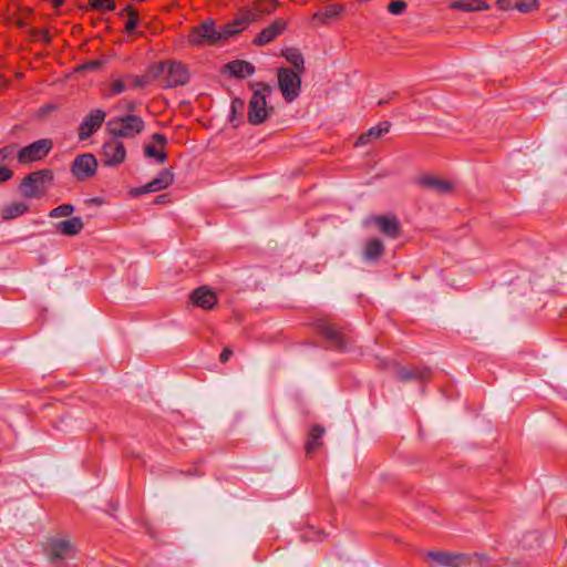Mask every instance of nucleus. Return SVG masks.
I'll return each mask as SVG.
<instances>
[{
    "mask_svg": "<svg viewBox=\"0 0 567 567\" xmlns=\"http://www.w3.org/2000/svg\"><path fill=\"white\" fill-rule=\"evenodd\" d=\"M136 109V104L135 102H130L126 106V110L130 111V112H134Z\"/></svg>",
    "mask_w": 567,
    "mask_h": 567,
    "instance_id": "09e8293b",
    "label": "nucleus"
},
{
    "mask_svg": "<svg viewBox=\"0 0 567 567\" xmlns=\"http://www.w3.org/2000/svg\"><path fill=\"white\" fill-rule=\"evenodd\" d=\"M102 66V62L99 60L87 61L81 65V69L86 71H96Z\"/></svg>",
    "mask_w": 567,
    "mask_h": 567,
    "instance_id": "ea45409f",
    "label": "nucleus"
},
{
    "mask_svg": "<svg viewBox=\"0 0 567 567\" xmlns=\"http://www.w3.org/2000/svg\"><path fill=\"white\" fill-rule=\"evenodd\" d=\"M343 11V7L341 4L334 3L327 6L322 10H319L313 13L312 21L318 23H328L334 18L339 17Z\"/></svg>",
    "mask_w": 567,
    "mask_h": 567,
    "instance_id": "a878e982",
    "label": "nucleus"
},
{
    "mask_svg": "<svg viewBox=\"0 0 567 567\" xmlns=\"http://www.w3.org/2000/svg\"><path fill=\"white\" fill-rule=\"evenodd\" d=\"M365 248H383V244L380 239L372 238L367 243Z\"/></svg>",
    "mask_w": 567,
    "mask_h": 567,
    "instance_id": "de8ad7c7",
    "label": "nucleus"
},
{
    "mask_svg": "<svg viewBox=\"0 0 567 567\" xmlns=\"http://www.w3.org/2000/svg\"><path fill=\"white\" fill-rule=\"evenodd\" d=\"M316 327L318 333L329 342L331 349L341 352L348 349L351 339L340 327L326 320H319Z\"/></svg>",
    "mask_w": 567,
    "mask_h": 567,
    "instance_id": "39448f33",
    "label": "nucleus"
},
{
    "mask_svg": "<svg viewBox=\"0 0 567 567\" xmlns=\"http://www.w3.org/2000/svg\"><path fill=\"white\" fill-rule=\"evenodd\" d=\"M538 8V0H517L514 2V9L519 12L528 13Z\"/></svg>",
    "mask_w": 567,
    "mask_h": 567,
    "instance_id": "2f4dec72",
    "label": "nucleus"
},
{
    "mask_svg": "<svg viewBox=\"0 0 567 567\" xmlns=\"http://www.w3.org/2000/svg\"><path fill=\"white\" fill-rule=\"evenodd\" d=\"M152 140L154 143H156L161 146H165L167 144V138L161 133H154L152 135Z\"/></svg>",
    "mask_w": 567,
    "mask_h": 567,
    "instance_id": "c03bdc74",
    "label": "nucleus"
},
{
    "mask_svg": "<svg viewBox=\"0 0 567 567\" xmlns=\"http://www.w3.org/2000/svg\"><path fill=\"white\" fill-rule=\"evenodd\" d=\"M496 4L501 10H511L514 9V3L511 0H496Z\"/></svg>",
    "mask_w": 567,
    "mask_h": 567,
    "instance_id": "37998d69",
    "label": "nucleus"
},
{
    "mask_svg": "<svg viewBox=\"0 0 567 567\" xmlns=\"http://www.w3.org/2000/svg\"><path fill=\"white\" fill-rule=\"evenodd\" d=\"M132 82L134 87H144L146 84V80L144 76L134 75L132 76Z\"/></svg>",
    "mask_w": 567,
    "mask_h": 567,
    "instance_id": "a18cd8bd",
    "label": "nucleus"
},
{
    "mask_svg": "<svg viewBox=\"0 0 567 567\" xmlns=\"http://www.w3.org/2000/svg\"><path fill=\"white\" fill-rule=\"evenodd\" d=\"M450 8L462 12L485 11L489 6L485 0H453Z\"/></svg>",
    "mask_w": 567,
    "mask_h": 567,
    "instance_id": "5701e85b",
    "label": "nucleus"
},
{
    "mask_svg": "<svg viewBox=\"0 0 567 567\" xmlns=\"http://www.w3.org/2000/svg\"><path fill=\"white\" fill-rule=\"evenodd\" d=\"M44 551L55 567H63L66 559L74 557V546L64 538L48 539Z\"/></svg>",
    "mask_w": 567,
    "mask_h": 567,
    "instance_id": "423d86ee",
    "label": "nucleus"
},
{
    "mask_svg": "<svg viewBox=\"0 0 567 567\" xmlns=\"http://www.w3.org/2000/svg\"><path fill=\"white\" fill-rule=\"evenodd\" d=\"M165 197V195H159L157 198H156V203H163V198Z\"/></svg>",
    "mask_w": 567,
    "mask_h": 567,
    "instance_id": "603ef678",
    "label": "nucleus"
},
{
    "mask_svg": "<svg viewBox=\"0 0 567 567\" xmlns=\"http://www.w3.org/2000/svg\"><path fill=\"white\" fill-rule=\"evenodd\" d=\"M102 154L103 162L106 166H116L124 162L126 157V150L122 142L113 137L103 144Z\"/></svg>",
    "mask_w": 567,
    "mask_h": 567,
    "instance_id": "4468645a",
    "label": "nucleus"
},
{
    "mask_svg": "<svg viewBox=\"0 0 567 567\" xmlns=\"http://www.w3.org/2000/svg\"><path fill=\"white\" fill-rule=\"evenodd\" d=\"M174 181V174L171 169H162L158 175L147 184L133 188L131 194L133 196H141L148 193H155L167 188Z\"/></svg>",
    "mask_w": 567,
    "mask_h": 567,
    "instance_id": "f8f14e48",
    "label": "nucleus"
},
{
    "mask_svg": "<svg viewBox=\"0 0 567 567\" xmlns=\"http://www.w3.org/2000/svg\"><path fill=\"white\" fill-rule=\"evenodd\" d=\"M54 181L53 171L42 168L27 174L18 186V192L24 199H41L52 187Z\"/></svg>",
    "mask_w": 567,
    "mask_h": 567,
    "instance_id": "f03ea898",
    "label": "nucleus"
},
{
    "mask_svg": "<svg viewBox=\"0 0 567 567\" xmlns=\"http://www.w3.org/2000/svg\"><path fill=\"white\" fill-rule=\"evenodd\" d=\"M84 227V224L82 221L81 217H71L69 219L59 221L55 225L56 230L60 234L66 235V236H74L78 235Z\"/></svg>",
    "mask_w": 567,
    "mask_h": 567,
    "instance_id": "393cba45",
    "label": "nucleus"
},
{
    "mask_svg": "<svg viewBox=\"0 0 567 567\" xmlns=\"http://www.w3.org/2000/svg\"><path fill=\"white\" fill-rule=\"evenodd\" d=\"M432 370L429 367H417L415 369H408L396 364L395 368V378L401 382H425L430 380Z\"/></svg>",
    "mask_w": 567,
    "mask_h": 567,
    "instance_id": "dca6fc26",
    "label": "nucleus"
},
{
    "mask_svg": "<svg viewBox=\"0 0 567 567\" xmlns=\"http://www.w3.org/2000/svg\"><path fill=\"white\" fill-rule=\"evenodd\" d=\"M267 1L269 2L268 4L255 9V11L257 13H259V18L262 14H270V13H272L276 10V8H277V1L276 0H267Z\"/></svg>",
    "mask_w": 567,
    "mask_h": 567,
    "instance_id": "e433bc0d",
    "label": "nucleus"
},
{
    "mask_svg": "<svg viewBox=\"0 0 567 567\" xmlns=\"http://www.w3.org/2000/svg\"><path fill=\"white\" fill-rule=\"evenodd\" d=\"M284 56L286 60L296 69L297 73H300L305 70L303 56L298 49H288L285 51Z\"/></svg>",
    "mask_w": 567,
    "mask_h": 567,
    "instance_id": "c85d7f7f",
    "label": "nucleus"
},
{
    "mask_svg": "<svg viewBox=\"0 0 567 567\" xmlns=\"http://www.w3.org/2000/svg\"><path fill=\"white\" fill-rule=\"evenodd\" d=\"M144 153L147 157L155 158L158 163H164L167 159V155L163 151H158L153 145H146L144 148Z\"/></svg>",
    "mask_w": 567,
    "mask_h": 567,
    "instance_id": "473e14b6",
    "label": "nucleus"
},
{
    "mask_svg": "<svg viewBox=\"0 0 567 567\" xmlns=\"http://www.w3.org/2000/svg\"><path fill=\"white\" fill-rule=\"evenodd\" d=\"M53 142L50 138H41L21 147L17 152V161L20 164L29 165L43 159L52 150Z\"/></svg>",
    "mask_w": 567,
    "mask_h": 567,
    "instance_id": "0eeeda50",
    "label": "nucleus"
},
{
    "mask_svg": "<svg viewBox=\"0 0 567 567\" xmlns=\"http://www.w3.org/2000/svg\"><path fill=\"white\" fill-rule=\"evenodd\" d=\"M248 87L252 90V95L248 103L247 120L251 125H260L272 112V107L267 105L272 87L265 82H249Z\"/></svg>",
    "mask_w": 567,
    "mask_h": 567,
    "instance_id": "f257e3e1",
    "label": "nucleus"
},
{
    "mask_svg": "<svg viewBox=\"0 0 567 567\" xmlns=\"http://www.w3.org/2000/svg\"><path fill=\"white\" fill-rule=\"evenodd\" d=\"M74 212V206L72 204H62L55 208H53L49 216L51 218H59V217H68L71 216Z\"/></svg>",
    "mask_w": 567,
    "mask_h": 567,
    "instance_id": "7c9ffc66",
    "label": "nucleus"
},
{
    "mask_svg": "<svg viewBox=\"0 0 567 567\" xmlns=\"http://www.w3.org/2000/svg\"><path fill=\"white\" fill-rule=\"evenodd\" d=\"M367 229H374L389 238H398L401 233L399 219L393 215H371L363 219Z\"/></svg>",
    "mask_w": 567,
    "mask_h": 567,
    "instance_id": "6e6552de",
    "label": "nucleus"
},
{
    "mask_svg": "<svg viewBox=\"0 0 567 567\" xmlns=\"http://www.w3.org/2000/svg\"><path fill=\"white\" fill-rule=\"evenodd\" d=\"M190 300L195 306L208 310L216 305L217 297L212 289L206 286H202L190 293Z\"/></svg>",
    "mask_w": 567,
    "mask_h": 567,
    "instance_id": "6ab92c4d",
    "label": "nucleus"
},
{
    "mask_svg": "<svg viewBox=\"0 0 567 567\" xmlns=\"http://www.w3.org/2000/svg\"><path fill=\"white\" fill-rule=\"evenodd\" d=\"M383 252L384 250H362L361 259L365 264H375Z\"/></svg>",
    "mask_w": 567,
    "mask_h": 567,
    "instance_id": "72a5a7b5",
    "label": "nucleus"
},
{
    "mask_svg": "<svg viewBox=\"0 0 567 567\" xmlns=\"http://www.w3.org/2000/svg\"><path fill=\"white\" fill-rule=\"evenodd\" d=\"M87 7L95 11H114L116 4L114 0H89Z\"/></svg>",
    "mask_w": 567,
    "mask_h": 567,
    "instance_id": "c756f323",
    "label": "nucleus"
},
{
    "mask_svg": "<svg viewBox=\"0 0 567 567\" xmlns=\"http://www.w3.org/2000/svg\"><path fill=\"white\" fill-rule=\"evenodd\" d=\"M32 34L34 37H39L41 40L45 41V42H50L51 41V35L48 31L45 30H35L33 29L32 30Z\"/></svg>",
    "mask_w": 567,
    "mask_h": 567,
    "instance_id": "79ce46f5",
    "label": "nucleus"
},
{
    "mask_svg": "<svg viewBox=\"0 0 567 567\" xmlns=\"http://www.w3.org/2000/svg\"><path fill=\"white\" fill-rule=\"evenodd\" d=\"M187 41L196 48L213 47L225 41V37L221 29L217 28L215 20L207 19L190 29Z\"/></svg>",
    "mask_w": 567,
    "mask_h": 567,
    "instance_id": "7ed1b4c3",
    "label": "nucleus"
},
{
    "mask_svg": "<svg viewBox=\"0 0 567 567\" xmlns=\"http://www.w3.org/2000/svg\"><path fill=\"white\" fill-rule=\"evenodd\" d=\"M167 70V62H159L152 66L151 72L154 78H159L164 73H166Z\"/></svg>",
    "mask_w": 567,
    "mask_h": 567,
    "instance_id": "4c0bfd02",
    "label": "nucleus"
},
{
    "mask_svg": "<svg viewBox=\"0 0 567 567\" xmlns=\"http://www.w3.org/2000/svg\"><path fill=\"white\" fill-rule=\"evenodd\" d=\"M245 100L240 97H234L230 103V117L229 121L233 126H238L243 122V113L245 111Z\"/></svg>",
    "mask_w": 567,
    "mask_h": 567,
    "instance_id": "bb28decb",
    "label": "nucleus"
},
{
    "mask_svg": "<svg viewBox=\"0 0 567 567\" xmlns=\"http://www.w3.org/2000/svg\"><path fill=\"white\" fill-rule=\"evenodd\" d=\"M287 28V22L284 19H276L268 27L264 28L254 39V44L264 47L272 42L280 35Z\"/></svg>",
    "mask_w": 567,
    "mask_h": 567,
    "instance_id": "f3484780",
    "label": "nucleus"
},
{
    "mask_svg": "<svg viewBox=\"0 0 567 567\" xmlns=\"http://www.w3.org/2000/svg\"><path fill=\"white\" fill-rule=\"evenodd\" d=\"M126 90V85L123 81L116 80L111 85V92L112 94H120Z\"/></svg>",
    "mask_w": 567,
    "mask_h": 567,
    "instance_id": "a19ab883",
    "label": "nucleus"
},
{
    "mask_svg": "<svg viewBox=\"0 0 567 567\" xmlns=\"http://www.w3.org/2000/svg\"><path fill=\"white\" fill-rule=\"evenodd\" d=\"M419 184L425 188L434 190L439 195L450 194L454 189V185L450 181L430 175L420 177Z\"/></svg>",
    "mask_w": 567,
    "mask_h": 567,
    "instance_id": "aec40b11",
    "label": "nucleus"
},
{
    "mask_svg": "<svg viewBox=\"0 0 567 567\" xmlns=\"http://www.w3.org/2000/svg\"><path fill=\"white\" fill-rule=\"evenodd\" d=\"M165 87L183 86L189 81L187 68L178 61L167 62Z\"/></svg>",
    "mask_w": 567,
    "mask_h": 567,
    "instance_id": "2eb2a0df",
    "label": "nucleus"
},
{
    "mask_svg": "<svg viewBox=\"0 0 567 567\" xmlns=\"http://www.w3.org/2000/svg\"><path fill=\"white\" fill-rule=\"evenodd\" d=\"M255 71V65L246 60H233L226 63L223 68V72L225 74L238 80H244L251 76Z\"/></svg>",
    "mask_w": 567,
    "mask_h": 567,
    "instance_id": "a211bd4d",
    "label": "nucleus"
},
{
    "mask_svg": "<svg viewBox=\"0 0 567 567\" xmlns=\"http://www.w3.org/2000/svg\"><path fill=\"white\" fill-rule=\"evenodd\" d=\"M13 177V171L0 165V183L10 181Z\"/></svg>",
    "mask_w": 567,
    "mask_h": 567,
    "instance_id": "58836bf2",
    "label": "nucleus"
},
{
    "mask_svg": "<svg viewBox=\"0 0 567 567\" xmlns=\"http://www.w3.org/2000/svg\"><path fill=\"white\" fill-rule=\"evenodd\" d=\"M406 9V3L403 0H393L388 4V11L393 16L402 14Z\"/></svg>",
    "mask_w": 567,
    "mask_h": 567,
    "instance_id": "c9c22d12",
    "label": "nucleus"
},
{
    "mask_svg": "<svg viewBox=\"0 0 567 567\" xmlns=\"http://www.w3.org/2000/svg\"><path fill=\"white\" fill-rule=\"evenodd\" d=\"M144 127L143 118L134 114L113 117L106 123L107 131L115 138H134Z\"/></svg>",
    "mask_w": 567,
    "mask_h": 567,
    "instance_id": "20e7f679",
    "label": "nucleus"
},
{
    "mask_svg": "<svg viewBox=\"0 0 567 567\" xmlns=\"http://www.w3.org/2000/svg\"><path fill=\"white\" fill-rule=\"evenodd\" d=\"M30 209V206L24 202H13L8 205H4L1 210L0 215L2 220H11L17 217H20L28 213Z\"/></svg>",
    "mask_w": 567,
    "mask_h": 567,
    "instance_id": "b1692460",
    "label": "nucleus"
},
{
    "mask_svg": "<svg viewBox=\"0 0 567 567\" xmlns=\"http://www.w3.org/2000/svg\"><path fill=\"white\" fill-rule=\"evenodd\" d=\"M324 433L326 430L320 424H315L310 427L308 439L305 445L306 454L308 456L313 454L322 445V437Z\"/></svg>",
    "mask_w": 567,
    "mask_h": 567,
    "instance_id": "4be33fe9",
    "label": "nucleus"
},
{
    "mask_svg": "<svg viewBox=\"0 0 567 567\" xmlns=\"http://www.w3.org/2000/svg\"><path fill=\"white\" fill-rule=\"evenodd\" d=\"M97 161L90 153L76 156L71 165V173L78 181H86L96 174Z\"/></svg>",
    "mask_w": 567,
    "mask_h": 567,
    "instance_id": "9b49d317",
    "label": "nucleus"
},
{
    "mask_svg": "<svg viewBox=\"0 0 567 567\" xmlns=\"http://www.w3.org/2000/svg\"><path fill=\"white\" fill-rule=\"evenodd\" d=\"M105 112L101 109L92 110L81 122L79 126V140L90 138L105 121Z\"/></svg>",
    "mask_w": 567,
    "mask_h": 567,
    "instance_id": "ddd939ff",
    "label": "nucleus"
},
{
    "mask_svg": "<svg viewBox=\"0 0 567 567\" xmlns=\"http://www.w3.org/2000/svg\"><path fill=\"white\" fill-rule=\"evenodd\" d=\"M231 355H233V350L230 348H225L219 355V361L221 363H226Z\"/></svg>",
    "mask_w": 567,
    "mask_h": 567,
    "instance_id": "49530a36",
    "label": "nucleus"
},
{
    "mask_svg": "<svg viewBox=\"0 0 567 567\" xmlns=\"http://www.w3.org/2000/svg\"><path fill=\"white\" fill-rule=\"evenodd\" d=\"M124 12L128 14V19L125 22V32L127 34H134L140 24L138 13L131 4H127L118 16L122 17Z\"/></svg>",
    "mask_w": 567,
    "mask_h": 567,
    "instance_id": "cd10ccee",
    "label": "nucleus"
},
{
    "mask_svg": "<svg viewBox=\"0 0 567 567\" xmlns=\"http://www.w3.org/2000/svg\"><path fill=\"white\" fill-rule=\"evenodd\" d=\"M390 127H391V123L388 121H383V122L379 123L378 125L369 128L365 133L361 134L358 137L355 145L357 146L367 145L371 141L380 138L381 136H383L384 134H386L389 132Z\"/></svg>",
    "mask_w": 567,
    "mask_h": 567,
    "instance_id": "412c9836",
    "label": "nucleus"
},
{
    "mask_svg": "<svg viewBox=\"0 0 567 567\" xmlns=\"http://www.w3.org/2000/svg\"><path fill=\"white\" fill-rule=\"evenodd\" d=\"M278 84L286 102L291 103L300 94L301 78L299 73L280 68L278 70Z\"/></svg>",
    "mask_w": 567,
    "mask_h": 567,
    "instance_id": "1a4fd4ad",
    "label": "nucleus"
},
{
    "mask_svg": "<svg viewBox=\"0 0 567 567\" xmlns=\"http://www.w3.org/2000/svg\"><path fill=\"white\" fill-rule=\"evenodd\" d=\"M388 102H389V99H381V100H379L378 104H379V105H384V104H386Z\"/></svg>",
    "mask_w": 567,
    "mask_h": 567,
    "instance_id": "8fccbe9b",
    "label": "nucleus"
},
{
    "mask_svg": "<svg viewBox=\"0 0 567 567\" xmlns=\"http://www.w3.org/2000/svg\"><path fill=\"white\" fill-rule=\"evenodd\" d=\"M259 20V13L255 9H245L231 21L220 27L225 40L240 33L247 29L251 22Z\"/></svg>",
    "mask_w": 567,
    "mask_h": 567,
    "instance_id": "9d476101",
    "label": "nucleus"
},
{
    "mask_svg": "<svg viewBox=\"0 0 567 567\" xmlns=\"http://www.w3.org/2000/svg\"><path fill=\"white\" fill-rule=\"evenodd\" d=\"M17 146L16 145H7L0 148V161L6 162L12 158H17Z\"/></svg>",
    "mask_w": 567,
    "mask_h": 567,
    "instance_id": "f704fd0d",
    "label": "nucleus"
},
{
    "mask_svg": "<svg viewBox=\"0 0 567 567\" xmlns=\"http://www.w3.org/2000/svg\"><path fill=\"white\" fill-rule=\"evenodd\" d=\"M110 506L113 511H117L118 504L117 503H110Z\"/></svg>",
    "mask_w": 567,
    "mask_h": 567,
    "instance_id": "3c124183",
    "label": "nucleus"
}]
</instances>
